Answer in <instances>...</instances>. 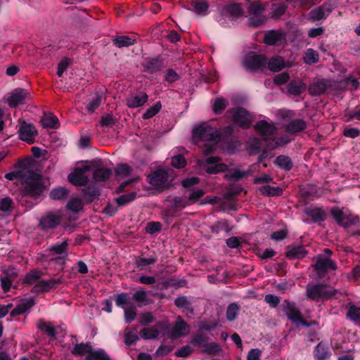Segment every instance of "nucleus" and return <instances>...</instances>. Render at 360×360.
Wrapping results in <instances>:
<instances>
[{
  "label": "nucleus",
  "instance_id": "nucleus-7",
  "mask_svg": "<svg viewBox=\"0 0 360 360\" xmlns=\"http://www.w3.org/2000/svg\"><path fill=\"white\" fill-rule=\"evenodd\" d=\"M314 269L317 276L319 278H323L326 276L329 270L337 269V264L331 259L319 255L314 265Z\"/></svg>",
  "mask_w": 360,
  "mask_h": 360
},
{
  "label": "nucleus",
  "instance_id": "nucleus-57",
  "mask_svg": "<svg viewBox=\"0 0 360 360\" xmlns=\"http://www.w3.org/2000/svg\"><path fill=\"white\" fill-rule=\"evenodd\" d=\"M226 11L233 18L243 15V11L239 4H231L226 6Z\"/></svg>",
  "mask_w": 360,
  "mask_h": 360
},
{
  "label": "nucleus",
  "instance_id": "nucleus-14",
  "mask_svg": "<svg viewBox=\"0 0 360 360\" xmlns=\"http://www.w3.org/2000/svg\"><path fill=\"white\" fill-rule=\"evenodd\" d=\"M29 93L26 89L17 88L15 89L7 98V103L10 108H16L20 104L24 103Z\"/></svg>",
  "mask_w": 360,
  "mask_h": 360
},
{
  "label": "nucleus",
  "instance_id": "nucleus-50",
  "mask_svg": "<svg viewBox=\"0 0 360 360\" xmlns=\"http://www.w3.org/2000/svg\"><path fill=\"white\" fill-rule=\"evenodd\" d=\"M141 337L144 340L155 339L159 336L160 331L153 328H144L141 330Z\"/></svg>",
  "mask_w": 360,
  "mask_h": 360
},
{
  "label": "nucleus",
  "instance_id": "nucleus-55",
  "mask_svg": "<svg viewBox=\"0 0 360 360\" xmlns=\"http://www.w3.org/2000/svg\"><path fill=\"white\" fill-rule=\"evenodd\" d=\"M162 105L160 101L157 102L155 105L150 107L142 115L143 120L152 118L157 115L161 110Z\"/></svg>",
  "mask_w": 360,
  "mask_h": 360
},
{
  "label": "nucleus",
  "instance_id": "nucleus-23",
  "mask_svg": "<svg viewBox=\"0 0 360 360\" xmlns=\"http://www.w3.org/2000/svg\"><path fill=\"white\" fill-rule=\"evenodd\" d=\"M307 122L302 119L292 120L285 127V130L291 134H298L307 128Z\"/></svg>",
  "mask_w": 360,
  "mask_h": 360
},
{
  "label": "nucleus",
  "instance_id": "nucleus-64",
  "mask_svg": "<svg viewBox=\"0 0 360 360\" xmlns=\"http://www.w3.org/2000/svg\"><path fill=\"white\" fill-rule=\"evenodd\" d=\"M347 317L354 321H360V308L351 304L347 313Z\"/></svg>",
  "mask_w": 360,
  "mask_h": 360
},
{
  "label": "nucleus",
  "instance_id": "nucleus-2",
  "mask_svg": "<svg viewBox=\"0 0 360 360\" xmlns=\"http://www.w3.org/2000/svg\"><path fill=\"white\" fill-rule=\"evenodd\" d=\"M338 292V290L321 283H318L307 285L305 296L309 300L318 302L329 300L335 297Z\"/></svg>",
  "mask_w": 360,
  "mask_h": 360
},
{
  "label": "nucleus",
  "instance_id": "nucleus-38",
  "mask_svg": "<svg viewBox=\"0 0 360 360\" xmlns=\"http://www.w3.org/2000/svg\"><path fill=\"white\" fill-rule=\"evenodd\" d=\"M68 240L65 239L62 243H55L52 245H51L48 250L49 252H52L55 255H63V254H67L68 250Z\"/></svg>",
  "mask_w": 360,
  "mask_h": 360
},
{
  "label": "nucleus",
  "instance_id": "nucleus-29",
  "mask_svg": "<svg viewBox=\"0 0 360 360\" xmlns=\"http://www.w3.org/2000/svg\"><path fill=\"white\" fill-rule=\"evenodd\" d=\"M112 170L108 168L98 167L93 172V179L96 182L106 181L112 176Z\"/></svg>",
  "mask_w": 360,
  "mask_h": 360
},
{
  "label": "nucleus",
  "instance_id": "nucleus-12",
  "mask_svg": "<svg viewBox=\"0 0 360 360\" xmlns=\"http://www.w3.org/2000/svg\"><path fill=\"white\" fill-rule=\"evenodd\" d=\"M168 173L162 169H158L148 176L149 183L156 188L165 189L167 188L168 181Z\"/></svg>",
  "mask_w": 360,
  "mask_h": 360
},
{
  "label": "nucleus",
  "instance_id": "nucleus-5",
  "mask_svg": "<svg viewBox=\"0 0 360 360\" xmlns=\"http://www.w3.org/2000/svg\"><path fill=\"white\" fill-rule=\"evenodd\" d=\"M192 138L196 142L214 141L219 139V135L215 128L202 124L193 129Z\"/></svg>",
  "mask_w": 360,
  "mask_h": 360
},
{
  "label": "nucleus",
  "instance_id": "nucleus-21",
  "mask_svg": "<svg viewBox=\"0 0 360 360\" xmlns=\"http://www.w3.org/2000/svg\"><path fill=\"white\" fill-rule=\"evenodd\" d=\"M82 198L87 202L91 203L95 200L98 199L101 195V191L96 186L90 185L82 188Z\"/></svg>",
  "mask_w": 360,
  "mask_h": 360
},
{
  "label": "nucleus",
  "instance_id": "nucleus-39",
  "mask_svg": "<svg viewBox=\"0 0 360 360\" xmlns=\"http://www.w3.org/2000/svg\"><path fill=\"white\" fill-rule=\"evenodd\" d=\"M259 191L262 195L266 196H280L283 194L282 188L278 186H271L269 185L260 186Z\"/></svg>",
  "mask_w": 360,
  "mask_h": 360
},
{
  "label": "nucleus",
  "instance_id": "nucleus-48",
  "mask_svg": "<svg viewBox=\"0 0 360 360\" xmlns=\"http://www.w3.org/2000/svg\"><path fill=\"white\" fill-rule=\"evenodd\" d=\"M319 56L316 51L312 49H308L304 54V60L307 65H313L318 63Z\"/></svg>",
  "mask_w": 360,
  "mask_h": 360
},
{
  "label": "nucleus",
  "instance_id": "nucleus-44",
  "mask_svg": "<svg viewBox=\"0 0 360 360\" xmlns=\"http://www.w3.org/2000/svg\"><path fill=\"white\" fill-rule=\"evenodd\" d=\"M62 282V278H51L50 280H41L39 281L42 292H49L51 289L54 288L58 284Z\"/></svg>",
  "mask_w": 360,
  "mask_h": 360
},
{
  "label": "nucleus",
  "instance_id": "nucleus-62",
  "mask_svg": "<svg viewBox=\"0 0 360 360\" xmlns=\"http://www.w3.org/2000/svg\"><path fill=\"white\" fill-rule=\"evenodd\" d=\"M13 205V201L10 197H5L0 200V210L4 212H11Z\"/></svg>",
  "mask_w": 360,
  "mask_h": 360
},
{
  "label": "nucleus",
  "instance_id": "nucleus-34",
  "mask_svg": "<svg viewBox=\"0 0 360 360\" xmlns=\"http://www.w3.org/2000/svg\"><path fill=\"white\" fill-rule=\"evenodd\" d=\"M287 8V5L283 2L273 4L269 14L272 18L278 19L285 14Z\"/></svg>",
  "mask_w": 360,
  "mask_h": 360
},
{
  "label": "nucleus",
  "instance_id": "nucleus-18",
  "mask_svg": "<svg viewBox=\"0 0 360 360\" xmlns=\"http://www.w3.org/2000/svg\"><path fill=\"white\" fill-rule=\"evenodd\" d=\"M171 206L166 211L165 216L169 217H177L176 213L183 209H184L186 206L189 205L190 203L184 200L183 198L179 196H175L172 200Z\"/></svg>",
  "mask_w": 360,
  "mask_h": 360
},
{
  "label": "nucleus",
  "instance_id": "nucleus-56",
  "mask_svg": "<svg viewBox=\"0 0 360 360\" xmlns=\"http://www.w3.org/2000/svg\"><path fill=\"white\" fill-rule=\"evenodd\" d=\"M330 214L333 219L335 220L337 224L340 226H343L344 220H345V214L344 212L339 209L338 207H332L330 210Z\"/></svg>",
  "mask_w": 360,
  "mask_h": 360
},
{
  "label": "nucleus",
  "instance_id": "nucleus-47",
  "mask_svg": "<svg viewBox=\"0 0 360 360\" xmlns=\"http://www.w3.org/2000/svg\"><path fill=\"white\" fill-rule=\"evenodd\" d=\"M191 6L197 14L202 15L206 14L209 8V4L206 1H193Z\"/></svg>",
  "mask_w": 360,
  "mask_h": 360
},
{
  "label": "nucleus",
  "instance_id": "nucleus-59",
  "mask_svg": "<svg viewBox=\"0 0 360 360\" xmlns=\"http://www.w3.org/2000/svg\"><path fill=\"white\" fill-rule=\"evenodd\" d=\"M102 97L99 94H96L86 105V109L89 113H93L100 106Z\"/></svg>",
  "mask_w": 360,
  "mask_h": 360
},
{
  "label": "nucleus",
  "instance_id": "nucleus-54",
  "mask_svg": "<svg viewBox=\"0 0 360 360\" xmlns=\"http://www.w3.org/2000/svg\"><path fill=\"white\" fill-rule=\"evenodd\" d=\"M136 317V309L134 306H130L124 309V319L127 324L131 323Z\"/></svg>",
  "mask_w": 360,
  "mask_h": 360
},
{
  "label": "nucleus",
  "instance_id": "nucleus-27",
  "mask_svg": "<svg viewBox=\"0 0 360 360\" xmlns=\"http://www.w3.org/2000/svg\"><path fill=\"white\" fill-rule=\"evenodd\" d=\"M179 321H176L174 328L168 332L171 337L179 338L185 335L188 329V325L179 317Z\"/></svg>",
  "mask_w": 360,
  "mask_h": 360
},
{
  "label": "nucleus",
  "instance_id": "nucleus-16",
  "mask_svg": "<svg viewBox=\"0 0 360 360\" xmlns=\"http://www.w3.org/2000/svg\"><path fill=\"white\" fill-rule=\"evenodd\" d=\"M285 256L289 259H302L307 256L308 251L303 245L293 243L286 247Z\"/></svg>",
  "mask_w": 360,
  "mask_h": 360
},
{
  "label": "nucleus",
  "instance_id": "nucleus-33",
  "mask_svg": "<svg viewBox=\"0 0 360 360\" xmlns=\"http://www.w3.org/2000/svg\"><path fill=\"white\" fill-rule=\"evenodd\" d=\"M136 192L131 191L128 193L122 194L115 198V202L118 207H122L133 202L136 198Z\"/></svg>",
  "mask_w": 360,
  "mask_h": 360
},
{
  "label": "nucleus",
  "instance_id": "nucleus-28",
  "mask_svg": "<svg viewBox=\"0 0 360 360\" xmlns=\"http://www.w3.org/2000/svg\"><path fill=\"white\" fill-rule=\"evenodd\" d=\"M314 354L316 360H326L328 359L331 354V353L329 352L328 346L323 342H320L315 347Z\"/></svg>",
  "mask_w": 360,
  "mask_h": 360
},
{
  "label": "nucleus",
  "instance_id": "nucleus-51",
  "mask_svg": "<svg viewBox=\"0 0 360 360\" xmlns=\"http://www.w3.org/2000/svg\"><path fill=\"white\" fill-rule=\"evenodd\" d=\"M248 10L249 13L252 15H262V13L265 10V5L258 1H252L248 6Z\"/></svg>",
  "mask_w": 360,
  "mask_h": 360
},
{
  "label": "nucleus",
  "instance_id": "nucleus-15",
  "mask_svg": "<svg viewBox=\"0 0 360 360\" xmlns=\"http://www.w3.org/2000/svg\"><path fill=\"white\" fill-rule=\"evenodd\" d=\"M254 129L264 139H267L274 135L277 131V128L273 123H269L266 120L258 121L255 124Z\"/></svg>",
  "mask_w": 360,
  "mask_h": 360
},
{
  "label": "nucleus",
  "instance_id": "nucleus-52",
  "mask_svg": "<svg viewBox=\"0 0 360 360\" xmlns=\"http://www.w3.org/2000/svg\"><path fill=\"white\" fill-rule=\"evenodd\" d=\"M34 305V298L24 299L15 307L20 314H24Z\"/></svg>",
  "mask_w": 360,
  "mask_h": 360
},
{
  "label": "nucleus",
  "instance_id": "nucleus-36",
  "mask_svg": "<svg viewBox=\"0 0 360 360\" xmlns=\"http://www.w3.org/2000/svg\"><path fill=\"white\" fill-rule=\"evenodd\" d=\"M41 122L44 128L57 129L58 127V119L52 113L44 115Z\"/></svg>",
  "mask_w": 360,
  "mask_h": 360
},
{
  "label": "nucleus",
  "instance_id": "nucleus-43",
  "mask_svg": "<svg viewBox=\"0 0 360 360\" xmlns=\"http://www.w3.org/2000/svg\"><path fill=\"white\" fill-rule=\"evenodd\" d=\"M240 307L236 302L229 304L226 309V317L227 321H233L237 318Z\"/></svg>",
  "mask_w": 360,
  "mask_h": 360
},
{
  "label": "nucleus",
  "instance_id": "nucleus-11",
  "mask_svg": "<svg viewBox=\"0 0 360 360\" xmlns=\"http://www.w3.org/2000/svg\"><path fill=\"white\" fill-rule=\"evenodd\" d=\"M280 307L288 319L293 323H298L299 320L302 318L301 311L294 302L285 300L280 305Z\"/></svg>",
  "mask_w": 360,
  "mask_h": 360
},
{
  "label": "nucleus",
  "instance_id": "nucleus-17",
  "mask_svg": "<svg viewBox=\"0 0 360 360\" xmlns=\"http://www.w3.org/2000/svg\"><path fill=\"white\" fill-rule=\"evenodd\" d=\"M193 303V297L186 295L178 296L174 301V304L176 307L181 309L182 312L191 315L194 314Z\"/></svg>",
  "mask_w": 360,
  "mask_h": 360
},
{
  "label": "nucleus",
  "instance_id": "nucleus-58",
  "mask_svg": "<svg viewBox=\"0 0 360 360\" xmlns=\"http://www.w3.org/2000/svg\"><path fill=\"white\" fill-rule=\"evenodd\" d=\"M267 18L262 15H254L248 20V23L250 27H258L264 25L266 22Z\"/></svg>",
  "mask_w": 360,
  "mask_h": 360
},
{
  "label": "nucleus",
  "instance_id": "nucleus-25",
  "mask_svg": "<svg viewBox=\"0 0 360 360\" xmlns=\"http://www.w3.org/2000/svg\"><path fill=\"white\" fill-rule=\"evenodd\" d=\"M274 164L286 172L290 171L294 165L291 158L285 155H278L274 160Z\"/></svg>",
  "mask_w": 360,
  "mask_h": 360
},
{
  "label": "nucleus",
  "instance_id": "nucleus-42",
  "mask_svg": "<svg viewBox=\"0 0 360 360\" xmlns=\"http://www.w3.org/2000/svg\"><path fill=\"white\" fill-rule=\"evenodd\" d=\"M112 298L115 302V304L123 309H126V306L130 304V297L127 292L114 295Z\"/></svg>",
  "mask_w": 360,
  "mask_h": 360
},
{
  "label": "nucleus",
  "instance_id": "nucleus-60",
  "mask_svg": "<svg viewBox=\"0 0 360 360\" xmlns=\"http://www.w3.org/2000/svg\"><path fill=\"white\" fill-rule=\"evenodd\" d=\"M347 83L346 78L337 82L330 79V90L335 91L347 90Z\"/></svg>",
  "mask_w": 360,
  "mask_h": 360
},
{
  "label": "nucleus",
  "instance_id": "nucleus-63",
  "mask_svg": "<svg viewBox=\"0 0 360 360\" xmlns=\"http://www.w3.org/2000/svg\"><path fill=\"white\" fill-rule=\"evenodd\" d=\"M247 175L245 172L240 171L239 169L229 170L228 173L225 175V177L229 180H233L238 181L242 179Z\"/></svg>",
  "mask_w": 360,
  "mask_h": 360
},
{
  "label": "nucleus",
  "instance_id": "nucleus-9",
  "mask_svg": "<svg viewBox=\"0 0 360 360\" xmlns=\"http://www.w3.org/2000/svg\"><path fill=\"white\" fill-rule=\"evenodd\" d=\"M233 112L232 120L234 124L243 129H249L252 124V117L244 108L239 107L231 109Z\"/></svg>",
  "mask_w": 360,
  "mask_h": 360
},
{
  "label": "nucleus",
  "instance_id": "nucleus-22",
  "mask_svg": "<svg viewBox=\"0 0 360 360\" xmlns=\"http://www.w3.org/2000/svg\"><path fill=\"white\" fill-rule=\"evenodd\" d=\"M304 213L310 217L314 223L322 222L326 219V213L322 207H307Z\"/></svg>",
  "mask_w": 360,
  "mask_h": 360
},
{
  "label": "nucleus",
  "instance_id": "nucleus-1",
  "mask_svg": "<svg viewBox=\"0 0 360 360\" xmlns=\"http://www.w3.org/2000/svg\"><path fill=\"white\" fill-rule=\"evenodd\" d=\"M21 185L16 200L22 206L32 208L41 201L46 187L41 174L30 170Z\"/></svg>",
  "mask_w": 360,
  "mask_h": 360
},
{
  "label": "nucleus",
  "instance_id": "nucleus-3",
  "mask_svg": "<svg viewBox=\"0 0 360 360\" xmlns=\"http://www.w3.org/2000/svg\"><path fill=\"white\" fill-rule=\"evenodd\" d=\"M63 215L59 211L45 212L39 219L38 229L44 233L57 229L62 223Z\"/></svg>",
  "mask_w": 360,
  "mask_h": 360
},
{
  "label": "nucleus",
  "instance_id": "nucleus-46",
  "mask_svg": "<svg viewBox=\"0 0 360 360\" xmlns=\"http://www.w3.org/2000/svg\"><path fill=\"white\" fill-rule=\"evenodd\" d=\"M229 105V102L224 98H217L212 105V110L216 115H221Z\"/></svg>",
  "mask_w": 360,
  "mask_h": 360
},
{
  "label": "nucleus",
  "instance_id": "nucleus-32",
  "mask_svg": "<svg viewBox=\"0 0 360 360\" xmlns=\"http://www.w3.org/2000/svg\"><path fill=\"white\" fill-rule=\"evenodd\" d=\"M282 37V33L278 31L274 30H269L264 34V42L269 46H274L281 40Z\"/></svg>",
  "mask_w": 360,
  "mask_h": 360
},
{
  "label": "nucleus",
  "instance_id": "nucleus-40",
  "mask_svg": "<svg viewBox=\"0 0 360 360\" xmlns=\"http://www.w3.org/2000/svg\"><path fill=\"white\" fill-rule=\"evenodd\" d=\"M69 193V190L64 187H57L51 190L49 196L53 200H60L66 199Z\"/></svg>",
  "mask_w": 360,
  "mask_h": 360
},
{
  "label": "nucleus",
  "instance_id": "nucleus-10",
  "mask_svg": "<svg viewBox=\"0 0 360 360\" xmlns=\"http://www.w3.org/2000/svg\"><path fill=\"white\" fill-rule=\"evenodd\" d=\"M37 134V130L32 124L27 123L22 121L18 129V135L20 140L26 141L29 144H32L35 141V136Z\"/></svg>",
  "mask_w": 360,
  "mask_h": 360
},
{
  "label": "nucleus",
  "instance_id": "nucleus-45",
  "mask_svg": "<svg viewBox=\"0 0 360 360\" xmlns=\"http://www.w3.org/2000/svg\"><path fill=\"white\" fill-rule=\"evenodd\" d=\"M37 328L40 330L44 331L51 338H56L57 333L55 328L49 326L43 319H39L37 323Z\"/></svg>",
  "mask_w": 360,
  "mask_h": 360
},
{
  "label": "nucleus",
  "instance_id": "nucleus-37",
  "mask_svg": "<svg viewBox=\"0 0 360 360\" xmlns=\"http://www.w3.org/2000/svg\"><path fill=\"white\" fill-rule=\"evenodd\" d=\"M85 360H112V359L103 349H94L89 355L86 356Z\"/></svg>",
  "mask_w": 360,
  "mask_h": 360
},
{
  "label": "nucleus",
  "instance_id": "nucleus-6",
  "mask_svg": "<svg viewBox=\"0 0 360 360\" xmlns=\"http://www.w3.org/2000/svg\"><path fill=\"white\" fill-rule=\"evenodd\" d=\"M141 66L143 72L155 75L162 72L165 68V63L160 56L147 57L144 58Z\"/></svg>",
  "mask_w": 360,
  "mask_h": 360
},
{
  "label": "nucleus",
  "instance_id": "nucleus-26",
  "mask_svg": "<svg viewBox=\"0 0 360 360\" xmlns=\"http://www.w3.org/2000/svg\"><path fill=\"white\" fill-rule=\"evenodd\" d=\"M266 66L271 72H278L285 68V61L281 56H274L269 60Z\"/></svg>",
  "mask_w": 360,
  "mask_h": 360
},
{
  "label": "nucleus",
  "instance_id": "nucleus-24",
  "mask_svg": "<svg viewBox=\"0 0 360 360\" xmlns=\"http://www.w3.org/2000/svg\"><path fill=\"white\" fill-rule=\"evenodd\" d=\"M93 349L94 348L91 342H81L77 343L74 346L71 350V354L75 356H82L85 354L89 355V354L92 352Z\"/></svg>",
  "mask_w": 360,
  "mask_h": 360
},
{
  "label": "nucleus",
  "instance_id": "nucleus-61",
  "mask_svg": "<svg viewBox=\"0 0 360 360\" xmlns=\"http://www.w3.org/2000/svg\"><path fill=\"white\" fill-rule=\"evenodd\" d=\"M309 19L313 21L325 20L327 18V13L323 12L319 7L312 9L309 13Z\"/></svg>",
  "mask_w": 360,
  "mask_h": 360
},
{
  "label": "nucleus",
  "instance_id": "nucleus-41",
  "mask_svg": "<svg viewBox=\"0 0 360 360\" xmlns=\"http://www.w3.org/2000/svg\"><path fill=\"white\" fill-rule=\"evenodd\" d=\"M200 167L209 174H217L228 170V166L224 163L214 165H202Z\"/></svg>",
  "mask_w": 360,
  "mask_h": 360
},
{
  "label": "nucleus",
  "instance_id": "nucleus-8",
  "mask_svg": "<svg viewBox=\"0 0 360 360\" xmlns=\"http://www.w3.org/2000/svg\"><path fill=\"white\" fill-rule=\"evenodd\" d=\"M90 170V167L88 165H82L79 167H76L68 176V181L74 186H85L89 183V178L85 175V173Z\"/></svg>",
  "mask_w": 360,
  "mask_h": 360
},
{
  "label": "nucleus",
  "instance_id": "nucleus-13",
  "mask_svg": "<svg viewBox=\"0 0 360 360\" xmlns=\"http://www.w3.org/2000/svg\"><path fill=\"white\" fill-rule=\"evenodd\" d=\"M330 79H319L312 82L308 87L309 94L311 96H319L330 90Z\"/></svg>",
  "mask_w": 360,
  "mask_h": 360
},
{
  "label": "nucleus",
  "instance_id": "nucleus-4",
  "mask_svg": "<svg viewBox=\"0 0 360 360\" xmlns=\"http://www.w3.org/2000/svg\"><path fill=\"white\" fill-rule=\"evenodd\" d=\"M267 58L262 54L250 51L245 56L242 60V65L249 72H255L266 68Z\"/></svg>",
  "mask_w": 360,
  "mask_h": 360
},
{
  "label": "nucleus",
  "instance_id": "nucleus-31",
  "mask_svg": "<svg viewBox=\"0 0 360 360\" xmlns=\"http://www.w3.org/2000/svg\"><path fill=\"white\" fill-rule=\"evenodd\" d=\"M135 43V39L126 35H117L112 39V44L117 48L129 47Z\"/></svg>",
  "mask_w": 360,
  "mask_h": 360
},
{
  "label": "nucleus",
  "instance_id": "nucleus-49",
  "mask_svg": "<svg viewBox=\"0 0 360 360\" xmlns=\"http://www.w3.org/2000/svg\"><path fill=\"white\" fill-rule=\"evenodd\" d=\"M30 170H15L5 174V178L10 181L20 179L22 183Z\"/></svg>",
  "mask_w": 360,
  "mask_h": 360
},
{
  "label": "nucleus",
  "instance_id": "nucleus-35",
  "mask_svg": "<svg viewBox=\"0 0 360 360\" xmlns=\"http://www.w3.org/2000/svg\"><path fill=\"white\" fill-rule=\"evenodd\" d=\"M208 340L209 338L206 335L198 333L192 335L190 343L194 347L204 349L207 345Z\"/></svg>",
  "mask_w": 360,
  "mask_h": 360
},
{
  "label": "nucleus",
  "instance_id": "nucleus-20",
  "mask_svg": "<svg viewBox=\"0 0 360 360\" xmlns=\"http://www.w3.org/2000/svg\"><path fill=\"white\" fill-rule=\"evenodd\" d=\"M148 99V96L146 93L140 91L135 96L129 97L126 100L127 105L130 108H136L143 106Z\"/></svg>",
  "mask_w": 360,
  "mask_h": 360
},
{
  "label": "nucleus",
  "instance_id": "nucleus-53",
  "mask_svg": "<svg viewBox=\"0 0 360 360\" xmlns=\"http://www.w3.org/2000/svg\"><path fill=\"white\" fill-rule=\"evenodd\" d=\"M132 168L127 164H119L115 169V174L117 176L122 177H127L131 174Z\"/></svg>",
  "mask_w": 360,
  "mask_h": 360
},
{
  "label": "nucleus",
  "instance_id": "nucleus-19",
  "mask_svg": "<svg viewBox=\"0 0 360 360\" xmlns=\"http://www.w3.org/2000/svg\"><path fill=\"white\" fill-rule=\"evenodd\" d=\"M286 88L290 96H298L306 90L307 86L300 79H292L288 84Z\"/></svg>",
  "mask_w": 360,
  "mask_h": 360
},
{
  "label": "nucleus",
  "instance_id": "nucleus-30",
  "mask_svg": "<svg viewBox=\"0 0 360 360\" xmlns=\"http://www.w3.org/2000/svg\"><path fill=\"white\" fill-rule=\"evenodd\" d=\"M42 276L41 271L39 269H33L27 272L23 280L22 283L29 285L37 283Z\"/></svg>",
  "mask_w": 360,
  "mask_h": 360
}]
</instances>
